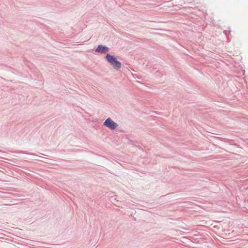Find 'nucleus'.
Segmentation results:
<instances>
[{
  "label": "nucleus",
  "mask_w": 248,
  "mask_h": 248,
  "mask_svg": "<svg viewBox=\"0 0 248 248\" xmlns=\"http://www.w3.org/2000/svg\"><path fill=\"white\" fill-rule=\"evenodd\" d=\"M107 61L110 63L114 68L120 69L121 67V63L118 61L115 57L108 54L106 56Z\"/></svg>",
  "instance_id": "nucleus-1"
},
{
  "label": "nucleus",
  "mask_w": 248,
  "mask_h": 248,
  "mask_svg": "<svg viewBox=\"0 0 248 248\" xmlns=\"http://www.w3.org/2000/svg\"><path fill=\"white\" fill-rule=\"evenodd\" d=\"M108 51V48L107 47L103 46L102 45L98 46L96 49V52L104 53L107 52Z\"/></svg>",
  "instance_id": "nucleus-3"
},
{
  "label": "nucleus",
  "mask_w": 248,
  "mask_h": 248,
  "mask_svg": "<svg viewBox=\"0 0 248 248\" xmlns=\"http://www.w3.org/2000/svg\"><path fill=\"white\" fill-rule=\"evenodd\" d=\"M104 124L111 130H114L118 126V124L110 118H108L104 122Z\"/></svg>",
  "instance_id": "nucleus-2"
}]
</instances>
